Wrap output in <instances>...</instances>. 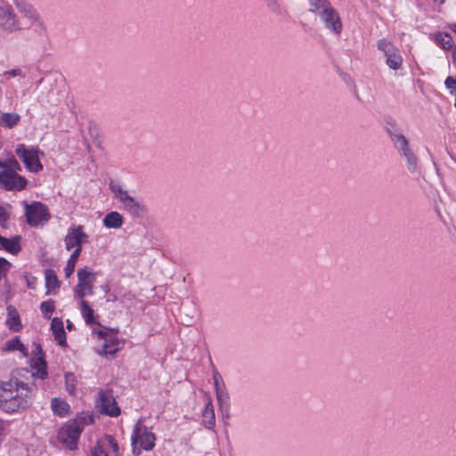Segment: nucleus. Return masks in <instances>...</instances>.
<instances>
[{
    "mask_svg": "<svg viewBox=\"0 0 456 456\" xmlns=\"http://www.w3.org/2000/svg\"><path fill=\"white\" fill-rule=\"evenodd\" d=\"M37 387L17 379L0 380V409L7 413L21 412L33 404Z\"/></svg>",
    "mask_w": 456,
    "mask_h": 456,
    "instance_id": "f257e3e1",
    "label": "nucleus"
},
{
    "mask_svg": "<svg viewBox=\"0 0 456 456\" xmlns=\"http://www.w3.org/2000/svg\"><path fill=\"white\" fill-rule=\"evenodd\" d=\"M309 12L317 17L326 30L335 36L342 32V21L338 12L330 0H308Z\"/></svg>",
    "mask_w": 456,
    "mask_h": 456,
    "instance_id": "f03ea898",
    "label": "nucleus"
},
{
    "mask_svg": "<svg viewBox=\"0 0 456 456\" xmlns=\"http://www.w3.org/2000/svg\"><path fill=\"white\" fill-rule=\"evenodd\" d=\"M50 38L45 24L33 28L27 40L28 50L36 56H43L49 50Z\"/></svg>",
    "mask_w": 456,
    "mask_h": 456,
    "instance_id": "7ed1b4c3",
    "label": "nucleus"
},
{
    "mask_svg": "<svg viewBox=\"0 0 456 456\" xmlns=\"http://www.w3.org/2000/svg\"><path fill=\"white\" fill-rule=\"evenodd\" d=\"M155 440V435L149 431L145 426H142V420L139 419L134 425L132 435L133 453L138 455L141 452V450L135 446L136 443L139 442L141 447L145 451H150L154 447Z\"/></svg>",
    "mask_w": 456,
    "mask_h": 456,
    "instance_id": "20e7f679",
    "label": "nucleus"
},
{
    "mask_svg": "<svg viewBox=\"0 0 456 456\" xmlns=\"http://www.w3.org/2000/svg\"><path fill=\"white\" fill-rule=\"evenodd\" d=\"M83 428V424L78 420H69L59 430L58 440L69 449L73 450L77 447Z\"/></svg>",
    "mask_w": 456,
    "mask_h": 456,
    "instance_id": "39448f33",
    "label": "nucleus"
},
{
    "mask_svg": "<svg viewBox=\"0 0 456 456\" xmlns=\"http://www.w3.org/2000/svg\"><path fill=\"white\" fill-rule=\"evenodd\" d=\"M15 153L30 172L37 173L43 169V165L39 160V155H43V152L37 148L28 149L24 144H19L15 149Z\"/></svg>",
    "mask_w": 456,
    "mask_h": 456,
    "instance_id": "423d86ee",
    "label": "nucleus"
},
{
    "mask_svg": "<svg viewBox=\"0 0 456 456\" xmlns=\"http://www.w3.org/2000/svg\"><path fill=\"white\" fill-rule=\"evenodd\" d=\"M77 280L78 282L74 289L75 296L83 299L86 295H92L94 283L96 281V273L86 266L78 269Z\"/></svg>",
    "mask_w": 456,
    "mask_h": 456,
    "instance_id": "0eeeda50",
    "label": "nucleus"
},
{
    "mask_svg": "<svg viewBox=\"0 0 456 456\" xmlns=\"http://www.w3.org/2000/svg\"><path fill=\"white\" fill-rule=\"evenodd\" d=\"M110 188L115 197L123 205L124 208L133 216H139L143 210V206L139 201L131 197L128 192L121 187L120 184L111 182Z\"/></svg>",
    "mask_w": 456,
    "mask_h": 456,
    "instance_id": "6e6552de",
    "label": "nucleus"
},
{
    "mask_svg": "<svg viewBox=\"0 0 456 456\" xmlns=\"http://www.w3.org/2000/svg\"><path fill=\"white\" fill-rule=\"evenodd\" d=\"M27 223L30 226H38L47 222L50 218L47 208L40 202L26 204Z\"/></svg>",
    "mask_w": 456,
    "mask_h": 456,
    "instance_id": "1a4fd4ad",
    "label": "nucleus"
},
{
    "mask_svg": "<svg viewBox=\"0 0 456 456\" xmlns=\"http://www.w3.org/2000/svg\"><path fill=\"white\" fill-rule=\"evenodd\" d=\"M0 27L10 33L23 28L22 21L14 13L12 6L0 5Z\"/></svg>",
    "mask_w": 456,
    "mask_h": 456,
    "instance_id": "9d476101",
    "label": "nucleus"
},
{
    "mask_svg": "<svg viewBox=\"0 0 456 456\" xmlns=\"http://www.w3.org/2000/svg\"><path fill=\"white\" fill-rule=\"evenodd\" d=\"M88 235L84 232L83 225H72L69 228L64 242L67 250L75 248V250L82 251V244L86 242Z\"/></svg>",
    "mask_w": 456,
    "mask_h": 456,
    "instance_id": "9b49d317",
    "label": "nucleus"
},
{
    "mask_svg": "<svg viewBox=\"0 0 456 456\" xmlns=\"http://www.w3.org/2000/svg\"><path fill=\"white\" fill-rule=\"evenodd\" d=\"M16 6L20 14L19 19L21 21L22 20H25V22H22L23 28L28 27L36 28L45 24L37 11L30 4L25 3H18Z\"/></svg>",
    "mask_w": 456,
    "mask_h": 456,
    "instance_id": "f8f14e48",
    "label": "nucleus"
},
{
    "mask_svg": "<svg viewBox=\"0 0 456 456\" xmlns=\"http://www.w3.org/2000/svg\"><path fill=\"white\" fill-rule=\"evenodd\" d=\"M0 185L7 190H23L27 185V180L23 176L12 171L0 172Z\"/></svg>",
    "mask_w": 456,
    "mask_h": 456,
    "instance_id": "ddd939ff",
    "label": "nucleus"
},
{
    "mask_svg": "<svg viewBox=\"0 0 456 456\" xmlns=\"http://www.w3.org/2000/svg\"><path fill=\"white\" fill-rule=\"evenodd\" d=\"M387 127V133L392 141L395 148L399 152L400 156L403 157L406 153L412 151L410 146L408 139L402 134L399 127L395 124H390Z\"/></svg>",
    "mask_w": 456,
    "mask_h": 456,
    "instance_id": "4468645a",
    "label": "nucleus"
},
{
    "mask_svg": "<svg viewBox=\"0 0 456 456\" xmlns=\"http://www.w3.org/2000/svg\"><path fill=\"white\" fill-rule=\"evenodd\" d=\"M97 403L101 412L106 415L117 417L120 414V409L110 391H100Z\"/></svg>",
    "mask_w": 456,
    "mask_h": 456,
    "instance_id": "2eb2a0df",
    "label": "nucleus"
},
{
    "mask_svg": "<svg viewBox=\"0 0 456 456\" xmlns=\"http://www.w3.org/2000/svg\"><path fill=\"white\" fill-rule=\"evenodd\" d=\"M96 334L99 338L104 339L102 349L100 352L101 354L104 356H112L121 348L122 343L114 336L108 335L102 330L97 331Z\"/></svg>",
    "mask_w": 456,
    "mask_h": 456,
    "instance_id": "dca6fc26",
    "label": "nucleus"
},
{
    "mask_svg": "<svg viewBox=\"0 0 456 456\" xmlns=\"http://www.w3.org/2000/svg\"><path fill=\"white\" fill-rule=\"evenodd\" d=\"M198 313L199 310L194 301L185 300L181 304L180 318L186 326L192 324L198 315Z\"/></svg>",
    "mask_w": 456,
    "mask_h": 456,
    "instance_id": "f3484780",
    "label": "nucleus"
},
{
    "mask_svg": "<svg viewBox=\"0 0 456 456\" xmlns=\"http://www.w3.org/2000/svg\"><path fill=\"white\" fill-rule=\"evenodd\" d=\"M51 330L58 344L61 346H65L67 344L66 333L63 328V322L61 319L58 317L53 318L51 322Z\"/></svg>",
    "mask_w": 456,
    "mask_h": 456,
    "instance_id": "a211bd4d",
    "label": "nucleus"
},
{
    "mask_svg": "<svg viewBox=\"0 0 456 456\" xmlns=\"http://www.w3.org/2000/svg\"><path fill=\"white\" fill-rule=\"evenodd\" d=\"M202 422L208 429H213L216 426L214 405L209 398L202 412Z\"/></svg>",
    "mask_w": 456,
    "mask_h": 456,
    "instance_id": "6ab92c4d",
    "label": "nucleus"
},
{
    "mask_svg": "<svg viewBox=\"0 0 456 456\" xmlns=\"http://www.w3.org/2000/svg\"><path fill=\"white\" fill-rule=\"evenodd\" d=\"M8 318L6 320V325L13 331H19L21 329V323L20 315L16 308L12 305L7 306Z\"/></svg>",
    "mask_w": 456,
    "mask_h": 456,
    "instance_id": "aec40b11",
    "label": "nucleus"
},
{
    "mask_svg": "<svg viewBox=\"0 0 456 456\" xmlns=\"http://www.w3.org/2000/svg\"><path fill=\"white\" fill-rule=\"evenodd\" d=\"M216 395L220 411L227 412V409L230 408V397L224 384H223V387H217Z\"/></svg>",
    "mask_w": 456,
    "mask_h": 456,
    "instance_id": "412c9836",
    "label": "nucleus"
},
{
    "mask_svg": "<svg viewBox=\"0 0 456 456\" xmlns=\"http://www.w3.org/2000/svg\"><path fill=\"white\" fill-rule=\"evenodd\" d=\"M103 224L107 228H120L123 224V216L118 212H110L103 218Z\"/></svg>",
    "mask_w": 456,
    "mask_h": 456,
    "instance_id": "4be33fe9",
    "label": "nucleus"
},
{
    "mask_svg": "<svg viewBox=\"0 0 456 456\" xmlns=\"http://www.w3.org/2000/svg\"><path fill=\"white\" fill-rule=\"evenodd\" d=\"M45 287L47 289L46 294H50L52 290H54L60 287V281L53 269H46L45 271Z\"/></svg>",
    "mask_w": 456,
    "mask_h": 456,
    "instance_id": "5701e85b",
    "label": "nucleus"
},
{
    "mask_svg": "<svg viewBox=\"0 0 456 456\" xmlns=\"http://www.w3.org/2000/svg\"><path fill=\"white\" fill-rule=\"evenodd\" d=\"M0 245L12 254H17L20 250L18 238H0Z\"/></svg>",
    "mask_w": 456,
    "mask_h": 456,
    "instance_id": "b1692460",
    "label": "nucleus"
},
{
    "mask_svg": "<svg viewBox=\"0 0 456 456\" xmlns=\"http://www.w3.org/2000/svg\"><path fill=\"white\" fill-rule=\"evenodd\" d=\"M80 306H81V309H80L81 314H82L83 318L85 319L86 322L87 324L95 323L94 310L91 308L88 302L84 299H81Z\"/></svg>",
    "mask_w": 456,
    "mask_h": 456,
    "instance_id": "393cba45",
    "label": "nucleus"
},
{
    "mask_svg": "<svg viewBox=\"0 0 456 456\" xmlns=\"http://www.w3.org/2000/svg\"><path fill=\"white\" fill-rule=\"evenodd\" d=\"M377 47L386 57L392 55L398 49L388 40L383 38L378 41Z\"/></svg>",
    "mask_w": 456,
    "mask_h": 456,
    "instance_id": "a878e982",
    "label": "nucleus"
},
{
    "mask_svg": "<svg viewBox=\"0 0 456 456\" xmlns=\"http://www.w3.org/2000/svg\"><path fill=\"white\" fill-rule=\"evenodd\" d=\"M20 119V115L17 113H3L1 123L4 126L12 128L19 123Z\"/></svg>",
    "mask_w": 456,
    "mask_h": 456,
    "instance_id": "bb28decb",
    "label": "nucleus"
},
{
    "mask_svg": "<svg viewBox=\"0 0 456 456\" xmlns=\"http://www.w3.org/2000/svg\"><path fill=\"white\" fill-rule=\"evenodd\" d=\"M386 63L392 69H399L403 65V58L399 53V50L394 53L392 55L386 57Z\"/></svg>",
    "mask_w": 456,
    "mask_h": 456,
    "instance_id": "cd10ccee",
    "label": "nucleus"
},
{
    "mask_svg": "<svg viewBox=\"0 0 456 456\" xmlns=\"http://www.w3.org/2000/svg\"><path fill=\"white\" fill-rule=\"evenodd\" d=\"M435 40L444 49H450L452 46V37L447 33H437Z\"/></svg>",
    "mask_w": 456,
    "mask_h": 456,
    "instance_id": "c85d7f7f",
    "label": "nucleus"
},
{
    "mask_svg": "<svg viewBox=\"0 0 456 456\" xmlns=\"http://www.w3.org/2000/svg\"><path fill=\"white\" fill-rule=\"evenodd\" d=\"M51 406L53 411L59 415H64L69 411V404L59 398H53L51 402Z\"/></svg>",
    "mask_w": 456,
    "mask_h": 456,
    "instance_id": "c756f323",
    "label": "nucleus"
},
{
    "mask_svg": "<svg viewBox=\"0 0 456 456\" xmlns=\"http://www.w3.org/2000/svg\"><path fill=\"white\" fill-rule=\"evenodd\" d=\"M402 158H403L404 160L406 161L407 169L411 173L413 174V173H415L418 170V162L419 161H418V158L415 155L413 151L406 153Z\"/></svg>",
    "mask_w": 456,
    "mask_h": 456,
    "instance_id": "7c9ffc66",
    "label": "nucleus"
},
{
    "mask_svg": "<svg viewBox=\"0 0 456 456\" xmlns=\"http://www.w3.org/2000/svg\"><path fill=\"white\" fill-rule=\"evenodd\" d=\"M80 253L81 252H79L78 250H74L73 253L71 254L69 259L68 260L67 265L64 268L65 276L67 278H69L73 273Z\"/></svg>",
    "mask_w": 456,
    "mask_h": 456,
    "instance_id": "2f4dec72",
    "label": "nucleus"
},
{
    "mask_svg": "<svg viewBox=\"0 0 456 456\" xmlns=\"http://www.w3.org/2000/svg\"><path fill=\"white\" fill-rule=\"evenodd\" d=\"M40 310H41V312L43 314V316L45 319H50L51 318V314L55 310L54 301L52 300V299H49L47 301L42 302L41 305H40Z\"/></svg>",
    "mask_w": 456,
    "mask_h": 456,
    "instance_id": "473e14b6",
    "label": "nucleus"
},
{
    "mask_svg": "<svg viewBox=\"0 0 456 456\" xmlns=\"http://www.w3.org/2000/svg\"><path fill=\"white\" fill-rule=\"evenodd\" d=\"M6 349L9 351L19 350V351L22 352L24 354H27L26 347L21 343L19 337H15L13 338H12L10 341H8L6 344Z\"/></svg>",
    "mask_w": 456,
    "mask_h": 456,
    "instance_id": "72a5a7b5",
    "label": "nucleus"
},
{
    "mask_svg": "<svg viewBox=\"0 0 456 456\" xmlns=\"http://www.w3.org/2000/svg\"><path fill=\"white\" fill-rule=\"evenodd\" d=\"M76 378L73 373L65 374L66 389L69 394H74L76 391Z\"/></svg>",
    "mask_w": 456,
    "mask_h": 456,
    "instance_id": "f704fd0d",
    "label": "nucleus"
},
{
    "mask_svg": "<svg viewBox=\"0 0 456 456\" xmlns=\"http://www.w3.org/2000/svg\"><path fill=\"white\" fill-rule=\"evenodd\" d=\"M20 165L13 156L7 159V169H5L4 171H12L17 173V171H20Z\"/></svg>",
    "mask_w": 456,
    "mask_h": 456,
    "instance_id": "c9c22d12",
    "label": "nucleus"
},
{
    "mask_svg": "<svg viewBox=\"0 0 456 456\" xmlns=\"http://www.w3.org/2000/svg\"><path fill=\"white\" fill-rule=\"evenodd\" d=\"M444 85L450 90V93L456 96V77H448L444 81Z\"/></svg>",
    "mask_w": 456,
    "mask_h": 456,
    "instance_id": "e433bc0d",
    "label": "nucleus"
},
{
    "mask_svg": "<svg viewBox=\"0 0 456 456\" xmlns=\"http://www.w3.org/2000/svg\"><path fill=\"white\" fill-rule=\"evenodd\" d=\"M105 441L107 442L108 445L113 450V452H118V444L112 436H106Z\"/></svg>",
    "mask_w": 456,
    "mask_h": 456,
    "instance_id": "4c0bfd02",
    "label": "nucleus"
},
{
    "mask_svg": "<svg viewBox=\"0 0 456 456\" xmlns=\"http://www.w3.org/2000/svg\"><path fill=\"white\" fill-rule=\"evenodd\" d=\"M92 456H108L107 452L104 451L103 444H97L92 452Z\"/></svg>",
    "mask_w": 456,
    "mask_h": 456,
    "instance_id": "58836bf2",
    "label": "nucleus"
},
{
    "mask_svg": "<svg viewBox=\"0 0 456 456\" xmlns=\"http://www.w3.org/2000/svg\"><path fill=\"white\" fill-rule=\"evenodd\" d=\"M265 1H266V4H267L268 8L273 12H276V13L280 12V6L276 0H265Z\"/></svg>",
    "mask_w": 456,
    "mask_h": 456,
    "instance_id": "ea45409f",
    "label": "nucleus"
},
{
    "mask_svg": "<svg viewBox=\"0 0 456 456\" xmlns=\"http://www.w3.org/2000/svg\"><path fill=\"white\" fill-rule=\"evenodd\" d=\"M8 218H9V216H8L6 211L4 210V208L3 207L0 206V225L4 227L5 223L7 222Z\"/></svg>",
    "mask_w": 456,
    "mask_h": 456,
    "instance_id": "a19ab883",
    "label": "nucleus"
},
{
    "mask_svg": "<svg viewBox=\"0 0 456 456\" xmlns=\"http://www.w3.org/2000/svg\"><path fill=\"white\" fill-rule=\"evenodd\" d=\"M213 379H214L215 390H216L217 387H223V385L220 386V381L222 380V377L217 371H216L214 373Z\"/></svg>",
    "mask_w": 456,
    "mask_h": 456,
    "instance_id": "79ce46f5",
    "label": "nucleus"
},
{
    "mask_svg": "<svg viewBox=\"0 0 456 456\" xmlns=\"http://www.w3.org/2000/svg\"><path fill=\"white\" fill-rule=\"evenodd\" d=\"M22 73L21 69H11L9 71H6V74H9L12 77H17V76H20Z\"/></svg>",
    "mask_w": 456,
    "mask_h": 456,
    "instance_id": "37998d69",
    "label": "nucleus"
},
{
    "mask_svg": "<svg viewBox=\"0 0 456 456\" xmlns=\"http://www.w3.org/2000/svg\"><path fill=\"white\" fill-rule=\"evenodd\" d=\"M38 373H39V377H40L41 379H45V378L47 376V372H46V370H43L42 371H41V370H39V371H38Z\"/></svg>",
    "mask_w": 456,
    "mask_h": 456,
    "instance_id": "c03bdc74",
    "label": "nucleus"
},
{
    "mask_svg": "<svg viewBox=\"0 0 456 456\" xmlns=\"http://www.w3.org/2000/svg\"><path fill=\"white\" fill-rule=\"evenodd\" d=\"M0 167H3L4 170L7 169V159L5 161L0 160Z\"/></svg>",
    "mask_w": 456,
    "mask_h": 456,
    "instance_id": "a18cd8bd",
    "label": "nucleus"
},
{
    "mask_svg": "<svg viewBox=\"0 0 456 456\" xmlns=\"http://www.w3.org/2000/svg\"><path fill=\"white\" fill-rule=\"evenodd\" d=\"M35 346H36V349H37V351L39 354H43L41 346H40V345H38V344H35Z\"/></svg>",
    "mask_w": 456,
    "mask_h": 456,
    "instance_id": "49530a36",
    "label": "nucleus"
},
{
    "mask_svg": "<svg viewBox=\"0 0 456 456\" xmlns=\"http://www.w3.org/2000/svg\"><path fill=\"white\" fill-rule=\"evenodd\" d=\"M229 409H227V412H222L223 417L228 418L229 417Z\"/></svg>",
    "mask_w": 456,
    "mask_h": 456,
    "instance_id": "de8ad7c7",
    "label": "nucleus"
},
{
    "mask_svg": "<svg viewBox=\"0 0 456 456\" xmlns=\"http://www.w3.org/2000/svg\"><path fill=\"white\" fill-rule=\"evenodd\" d=\"M452 29L456 33V24L452 25Z\"/></svg>",
    "mask_w": 456,
    "mask_h": 456,
    "instance_id": "09e8293b",
    "label": "nucleus"
},
{
    "mask_svg": "<svg viewBox=\"0 0 456 456\" xmlns=\"http://www.w3.org/2000/svg\"><path fill=\"white\" fill-rule=\"evenodd\" d=\"M38 361H40V362H41L42 364H44V365L45 364V362H44V360H43L42 356H40V357L38 358Z\"/></svg>",
    "mask_w": 456,
    "mask_h": 456,
    "instance_id": "8fccbe9b",
    "label": "nucleus"
},
{
    "mask_svg": "<svg viewBox=\"0 0 456 456\" xmlns=\"http://www.w3.org/2000/svg\"><path fill=\"white\" fill-rule=\"evenodd\" d=\"M444 0H440V3L443 4Z\"/></svg>",
    "mask_w": 456,
    "mask_h": 456,
    "instance_id": "3c124183",
    "label": "nucleus"
},
{
    "mask_svg": "<svg viewBox=\"0 0 456 456\" xmlns=\"http://www.w3.org/2000/svg\"><path fill=\"white\" fill-rule=\"evenodd\" d=\"M0 238H3V236L0 235Z\"/></svg>",
    "mask_w": 456,
    "mask_h": 456,
    "instance_id": "603ef678",
    "label": "nucleus"
}]
</instances>
